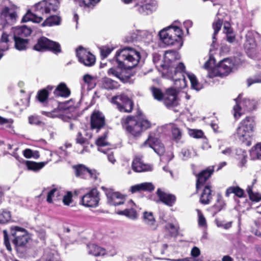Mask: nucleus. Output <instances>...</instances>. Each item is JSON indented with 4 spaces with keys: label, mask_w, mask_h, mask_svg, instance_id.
I'll list each match as a JSON object with an SVG mask.
<instances>
[{
    "label": "nucleus",
    "mask_w": 261,
    "mask_h": 261,
    "mask_svg": "<svg viewBox=\"0 0 261 261\" xmlns=\"http://www.w3.org/2000/svg\"><path fill=\"white\" fill-rule=\"evenodd\" d=\"M76 56L79 61L85 66H91L95 63L94 56L81 46L76 49Z\"/></svg>",
    "instance_id": "nucleus-16"
},
{
    "label": "nucleus",
    "mask_w": 261,
    "mask_h": 261,
    "mask_svg": "<svg viewBox=\"0 0 261 261\" xmlns=\"http://www.w3.org/2000/svg\"><path fill=\"white\" fill-rule=\"evenodd\" d=\"M15 41V47L19 50L25 49L28 43L27 39L22 38H11Z\"/></svg>",
    "instance_id": "nucleus-40"
},
{
    "label": "nucleus",
    "mask_w": 261,
    "mask_h": 261,
    "mask_svg": "<svg viewBox=\"0 0 261 261\" xmlns=\"http://www.w3.org/2000/svg\"><path fill=\"white\" fill-rule=\"evenodd\" d=\"M165 229L171 236H176L178 233V226L172 223H167L165 225Z\"/></svg>",
    "instance_id": "nucleus-49"
},
{
    "label": "nucleus",
    "mask_w": 261,
    "mask_h": 261,
    "mask_svg": "<svg viewBox=\"0 0 261 261\" xmlns=\"http://www.w3.org/2000/svg\"><path fill=\"white\" fill-rule=\"evenodd\" d=\"M54 94L56 96L64 97H68L70 94L69 89L64 83H60L54 91Z\"/></svg>",
    "instance_id": "nucleus-31"
},
{
    "label": "nucleus",
    "mask_w": 261,
    "mask_h": 261,
    "mask_svg": "<svg viewBox=\"0 0 261 261\" xmlns=\"http://www.w3.org/2000/svg\"><path fill=\"white\" fill-rule=\"evenodd\" d=\"M132 167L136 172H144L151 171L152 167L151 165L145 164L143 162L141 157H136L132 163Z\"/></svg>",
    "instance_id": "nucleus-21"
},
{
    "label": "nucleus",
    "mask_w": 261,
    "mask_h": 261,
    "mask_svg": "<svg viewBox=\"0 0 261 261\" xmlns=\"http://www.w3.org/2000/svg\"><path fill=\"white\" fill-rule=\"evenodd\" d=\"M247 192L252 201L258 202L261 200V194L253 192L251 187L249 186L247 188Z\"/></svg>",
    "instance_id": "nucleus-47"
},
{
    "label": "nucleus",
    "mask_w": 261,
    "mask_h": 261,
    "mask_svg": "<svg viewBox=\"0 0 261 261\" xmlns=\"http://www.w3.org/2000/svg\"><path fill=\"white\" fill-rule=\"evenodd\" d=\"M119 85L118 83L111 79L106 77L102 81V87L106 89L113 90L117 89Z\"/></svg>",
    "instance_id": "nucleus-34"
},
{
    "label": "nucleus",
    "mask_w": 261,
    "mask_h": 261,
    "mask_svg": "<svg viewBox=\"0 0 261 261\" xmlns=\"http://www.w3.org/2000/svg\"><path fill=\"white\" fill-rule=\"evenodd\" d=\"M74 169L76 176H81L83 178L88 177L95 178L96 177L94 170H90L82 165L75 166Z\"/></svg>",
    "instance_id": "nucleus-22"
},
{
    "label": "nucleus",
    "mask_w": 261,
    "mask_h": 261,
    "mask_svg": "<svg viewBox=\"0 0 261 261\" xmlns=\"http://www.w3.org/2000/svg\"><path fill=\"white\" fill-rule=\"evenodd\" d=\"M60 22L61 18L60 17L56 15H53L46 18L41 24V26L51 27L55 25H59L60 24Z\"/></svg>",
    "instance_id": "nucleus-37"
},
{
    "label": "nucleus",
    "mask_w": 261,
    "mask_h": 261,
    "mask_svg": "<svg viewBox=\"0 0 261 261\" xmlns=\"http://www.w3.org/2000/svg\"><path fill=\"white\" fill-rule=\"evenodd\" d=\"M154 189V186L151 182H145L132 186L129 190L132 193H135L140 192H151Z\"/></svg>",
    "instance_id": "nucleus-24"
},
{
    "label": "nucleus",
    "mask_w": 261,
    "mask_h": 261,
    "mask_svg": "<svg viewBox=\"0 0 261 261\" xmlns=\"http://www.w3.org/2000/svg\"><path fill=\"white\" fill-rule=\"evenodd\" d=\"M107 135L105 134L103 136L98 138L96 141V144L98 146H104L108 145L106 141Z\"/></svg>",
    "instance_id": "nucleus-55"
},
{
    "label": "nucleus",
    "mask_w": 261,
    "mask_h": 261,
    "mask_svg": "<svg viewBox=\"0 0 261 261\" xmlns=\"http://www.w3.org/2000/svg\"><path fill=\"white\" fill-rule=\"evenodd\" d=\"M20 10L18 5L9 0L8 4L2 8L1 11V18L4 22L0 24V30L4 29L7 24H12L16 22Z\"/></svg>",
    "instance_id": "nucleus-7"
},
{
    "label": "nucleus",
    "mask_w": 261,
    "mask_h": 261,
    "mask_svg": "<svg viewBox=\"0 0 261 261\" xmlns=\"http://www.w3.org/2000/svg\"><path fill=\"white\" fill-rule=\"evenodd\" d=\"M135 205V203L132 200H129L127 202V206H130V208H126L123 211H119L117 214L120 215H124L127 218L132 219L136 220L138 218V214L136 210L133 208V206Z\"/></svg>",
    "instance_id": "nucleus-27"
},
{
    "label": "nucleus",
    "mask_w": 261,
    "mask_h": 261,
    "mask_svg": "<svg viewBox=\"0 0 261 261\" xmlns=\"http://www.w3.org/2000/svg\"><path fill=\"white\" fill-rule=\"evenodd\" d=\"M184 160H187L192 156L191 151L189 149H183L181 151Z\"/></svg>",
    "instance_id": "nucleus-62"
},
{
    "label": "nucleus",
    "mask_w": 261,
    "mask_h": 261,
    "mask_svg": "<svg viewBox=\"0 0 261 261\" xmlns=\"http://www.w3.org/2000/svg\"><path fill=\"white\" fill-rule=\"evenodd\" d=\"M231 193H234L239 197H242L244 195V191L238 187H231L227 189L225 194L226 196L228 197Z\"/></svg>",
    "instance_id": "nucleus-44"
},
{
    "label": "nucleus",
    "mask_w": 261,
    "mask_h": 261,
    "mask_svg": "<svg viewBox=\"0 0 261 261\" xmlns=\"http://www.w3.org/2000/svg\"><path fill=\"white\" fill-rule=\"evenodd\" d=\"M254 126L253 118L247 117L241 122L234 135L242 144L249 146L251 144L253 140Z\"/></svg>",
    "instance_id": "nucleus-3"
},
{
    "label": "nucleus",
    "mask_w": 261,
    "mask_h": 261,
    "mask_svg": "<svg viewBox=\"0 0 261 261\" xmlns=\"http://www.w3.org/2000/svg\"><path fill=\"white\" fill-rule=\"evenodd\" d=\"M110 101L112 104L115 105L120 112L130 113L133 109V101L124 94L113 96Z\"/></svg>",
    "instance_id": "nucleus-10"
},
{
    "label": "nucleus",
    "mask_w": 261,
    "mask_h": 261,
    "mask_svg": "<svg viewBox=\"0 0 261 261\" xmlns=\"http://www.w3.org/2000/svg\"><path fill=\"white\" fill-rule=\"evenodd\" d=\"M142 221L149 228L155 230L157 227L156 222L153 213L145 211L142 214Z\"/></svg>",
    "instance_id": "nucleus-26"
},
{
    "label": "nucleus",
    "mask_w": 261,
    "mask_h": 261,
    "mask_svg": "<svg viewBox=\"0 0 261 261\" xmlns=\"http://www.w3.org/2000/svg\"><path fill=\"white\" fill-rule=\"evenodd\" d=\"M137 6L140 13L148 14L155 8V4L151 0H145L144 2H141L140 4L137 5Z\"/></svg>",
    "instance_id": "nucleus-25"
},
{
    "label": "nucleus",
    "mask_w": 261,
    "mask_h": 261,
    "mask_svg": "<svg viewBox=\"0 0 261 261\" xmlns=\"http://www.w3.org/2000/svg\"><path fill=\"white\" fill-rule=\"evenodd\" d=\"M247 152L242 149H237L236 150V159L239 162L238 165L240 167L244 166L247 162Z\"/></svg>",
    "instance_id": "nucleus-36"
},
{
    "label": "nucleus",
    "mask_w": 261,
    "mask_h": 261,
    "mask_svg": "<svg viewBox=\"0 0 261 261\" xmlns=\"http://www.w3.org/2000/svg\"><path fill=\"white\" fill-rule=\"evenodd\" d=\"M31 30L23 25L20 27L11 28L10 33L4 32L2 34L0 43L2 47V44L5 43L6 45H4L3 50H7L9 47V42H10V37L11 38H21V37H25L31 34Z\"/></svg>",
    "instance_id": "nucleus-9"
},
{
    "label": "nucleus",
    "mask_w": 261,
    "mask_h": 261,
    "mask_svg": "<svg viewBox=\"0 0 261 261\" xmlns=\"http://www.w3.org/2000/svg\"><path fill=\"white\" fill-rule=\"evenodd\" d=\"M211 61H207L203 67L207 70V76L212 78L214 76H224L227 75L234 67V64L232 60L226 58L221 61L218 66L213 68L210 67Z\"/></svg>",
    "instance_id": "nucleus-6"
},
{
    "label": "nucleus",
    "mask_w": 261,
    "mask_h": 261,
    "mask_svg": "<svg viewBox=\"0 0 261 261\" xmlns=\"http://www.w3.org/2000/svg\"><path fill=\"white\" fill-rule=\"evenodd\" d=\"M58 0H43L35 4L32 8L33 11L42 14L55 12L58 7Z\"/></svg>",
    "instance_id": "nucleus-11"
},
{
    "label": "nucleus",
    "mask_w": 261,
    "mask_h": 261,
    "mask_svg": "<svg viewBox=\"0 0 261 261\" xmlns=\"http://www.w3.org/2000/svg\"><path fill=\"white\" fill-rule=\"evenodd\" d=\"M198 216V225L200 227H205L206 225V219L202 212L198 209L196 210Z\"/></svg>",
    "instance_id": "nucleus-50"
},
{
    "label": "nucleus",
    "mask_w": 261,
    "mask_h": 261,
    "mask_svg": "<svg viewBox=\"0 0 261 261\" xmlns=\"http://www.w3.org/2000/svg\"><path fill=\"white\" fill-rule=\"evenodd\" d=\"M113 50V48L107 46H103L100 48L101 55L103 58L107 57V56Z\"/></svg>",
    "instance_id": "nucleus-56"
},
{
    "label": "nucleus",
    "mask_w": 261,
    "mask_h": 261,
    "mask_svg": "<svg viewBox=\"0 0 261 261\" xmlns=\"http://www.w3.org/2000/svg\"><path fill=\"white\" fill-rule=\"evenodd\" d=\"M142 146H148L159 155H162L165 151L164 145L152 134L149 135L148 139L144 142Z\"/></svg>",
    "instance_id": "nucleus-17"
},
{
    "label": "nucleus",
    "mask_w": 261,
    "mask_h": 261,
    "mask_svg": "<svg viewBox=\"0 0 261 261\" xmlns=\"http://www.w3.org/2000/svg\"><path fill=\"white\" fill-rule=\"evenodd\" d=\"M48 93L46 89L40 91L38 94V98L40 102H44L48 97Z\"/></svg>",
    "instance_id": "nucleus-54"
},
{
    "label": "nucleus",
    "mask_w": 261,
    "mask_h": 261,
    "mask_svg": "<svg viewBox=\"0 0 261 261\" xmlns=\"http://www.w3.org/2000/svg\"><path fill=\"white\" fill-rule=\"evenodd\" d=\"M151 91L154 98L158 100H161L164 98V95L161 91L156 88H152Z\"/></svg>",
    "instance_id": "nucleus-51"
},
{
    "label": "nucleus",
    "mask_w": 261,
    "mask_h": 261,
    "mask_svg": "<svg viewBox=\"0 0 261 261\" xmlns=\"http://www.w3.org/2000/svg\"><path fill=\"white\" fill-rule=\"evenodd\" d=\"M121 123L126 131L134 137L140 136L151 126L150 122L141 116H128L122 118Z\"/></svg>",
    "instance_id": "nucleus-2"
},
{
    "label": "nucleus",
    "mask_w": 261,
    "mask_h": 261,
    "mask_svg": "<svg viewBox=\"0 0 261 261\" xmlns=\"http://www.w3.org/2000/svg\"><path fill=\"white\" fill-rule=\"evenodd\" d=\"M105 123V117L99 111H94L91 116L92 129L98 130L104 126Z\"/></svg>",
    "instance_id": "nucleus-20"
},
{
    "label": "nucleus",
    "mask_w": 261,
    "mask_h": 261,
    "mask_svg": "<svg viewBox=\"0 0 261 261\" xmlns=\"http://www.w3.org/2000/svg\"><path fill=\"white\" fill-rule=\"evenodd\" d=\"M255 33L252 31H248L245 36L244 47L249 56H252V53L255 51L256 46L254 39Z\"/></svg>",
    "instance_id": "nucleus-18"
},
{
    "label": "nucleus",
    "mask_w": 261,
    "mask_h": 261,
    "mask_svg": "<svg viewBox=\"0 0 261 261\" xmlns=\"http://www.w3.org/2000/svg\"><path fill=\"white\" fill-rule=\"evenodd\" d=\"M223 23V20L219 18H217L215 21L213 23V28L214 30V32L213 34V40L216 39V35L218 33V32L220 30L222 24ZM214 41H213V42Z\"/></svg>",
    "instance_id": "nucleus-46"
},
{
    "label": "nucleus",
    "mask_w": 261,
    "mask_h": 261,
    "mask_svg": "<svg viewBox=\"0 0 261 261\" xmlns=\"http://www.w3.org/2000/svg\"><path fill=\"white\" fill-rule=\"evenodd\" d=\"M25 165L28 169L37 171L42 168L45 164L44 163H36L35 162L27 161H25Z\"/></svg>",
    "instance_id": "nucleus-42"
},
{
    "label": "nucleus",
    "mask_w": 261,
    "mask_h": 261,
    "mask_svg": "<svg viewBox=\"0 0 261 261\" xmlns=\"http://www.w3.org/2000/svg\"><path fill=\"white\" fill-rule=\"evenodd\" d=\"M183 32L179 27L169 26L160 31L159 36L161 40L167 45L178 44V47L182 45Z\"/></svg>",
    "instance_id": "nucleus-5"
},
{
    "label": "nucleus",
    "mask_w": 261,
    "mask_h": 261,
    "mask_svg": "<svg viewBox=\"0 0 261 261\" xmlns=\"http://www.w3.org/2000/svg\"><path fill=\"white\" fill-rule=\"evenodd\" d=\"M210 186L206 185L200 198V202L202 204H207L210 203L212 198Z\"/></svg>",
    "instance_id": "nucleus-30"
},
{
    "label": "nucleus",
    "mask_w": 261,
    "mask_h": 261,
    "mask_svg": "<svg viewBox=\"0 0 261 261\" xmlns=\"http://www.w3.org/2000/svg\"><path fill=\"white\" fill-rule=\"evenodd\" d=\"M156 194L160 200L164 204L169 206H172L174 204L176 200L174 195L165 193L160 189H158Z\"/></svg>",
    "instance_id": "nucleus-23"
},
{
    "label": "nucleus",
    "mask_w": 261,
    "mask_h": 261,
    "mask_svg": "<svg viewBox=\"0 0 261 261\" xmlns=\"http://www.w3.org/2000/svg\"><path fill=\"white\" fill-rule=\"evenodd\" d=\"M224 205V202L222 200V197L218 195L217 200V203L213 206V208L216 210V212H219Z\"/></svg>",
    "instance_id": "nucleus-52"
},
{
    "label": "nucleus",
    "mask_w": 261,
    "mask_h": 261,
    "mask_svg": "<svg viewBox=\"0 0 261 261\" xmlns=\"http://www.w3.org/2000/svg\"><path fill=\"white\" fill-rule=\"evenodd\" d=\"M140 58V53L130 47L118 50L114 57L118 66L110 68L108 70V75L115 76L123 81L129 79L131 75L126 73V69L135 67Z\"/></svg>",
    "instance_id": "nucleus-1"
},
{
    "label": "nucleus",
    "mask_w": 261,
    "mask_h": 261,
    "mask_svg": "<svg viewBox=\"0 0 261 261\" xmlns=\"http://www.w3.org/2000/svg\"><path fill=\"white\" fill-rule=\"evenodd\" d=\"M88 253L95 256L104 255L106 254L105 249L95 245L90 244L87 245Z\"/></svg>",
    "instance_id": "nucleus-32"
},
{
    "label": "nucleus",
    "mask_w": 261,
    "mask_h": 261,
    "mask_svg": "<svg viewBox=\"0 0 261 261\" xmlns=\"http://www.w3.org/2000/svg\"><path fill=\"white\" fill-rule=\"evenodd\" d=\"M34 49L37 51H43L49 50L54 52H60V46L59 43L51 41L46 37L38 39L37 43L34 46Z\"/></svg>",
    "instance_id": "nucleus-12"
},
{
    "label": "nucleus",
    "mask_w": 261,
    "mask_h": 261,
    "mask_svg": "<svg viewBox=\"0 0 261 261\" xmlns=\"http://www.w3.org/2000/svg\"><path fill=\"white\" fill-rule=\"evenodd\" d=\"M43 20V18L41 16H38L36 14L32 13L30 11L28 12L22 18V22H27L28 21H32L33 22L39 23Z\"/></svg>",
    "instance_id": "nucleus-35"
},
{
    "label": "nucleus",
    "mask_w": 261,
    "mask_h": 261,
    "mask_svg": "<svg viewBox=\"0 0 261 261\" xmlns=\"http://www.w3.org/2000/svg\"><path fill=\"white\" fill-rule=\"evenodd\" d=\"M250 155L252 160H261V143H257L251 148Z\"/></svg>",
    "instance_id": "nucleus-38"
},
{
    "label": "nucleus",
    "mask_w": 261,
    "mask_h": 261,
    "mask_svg": "<svg viewBox=\"0 0 261 261\" xmlns=\"http://www.w3.org/2000/svg\"><path fill=\"white\" fill-rule=\"evenodd\" d=\"M203 133L201 130H193L191 135L195 138H200L202 137Z\"/></svg>",
    "instance_id": "nucleus-61"
},
{
    "label": "nucleus",
    "mask_w": 261,
    "mask_h": 261,
    "mask_svg": "<svg viewBox=\"0 0 261 261\" xmlns=\"http://www.w3.org/2000/svg\"><path fill=\"white\" fill-rule=\"evenodd\" d=\"M261 83V77L259 78H250L247 80L248 86H250L252 84Z\"/></svg>",
    "instance_id": "nucleus-64"
},
{
    "label": "nucleus",
    "mask_w": 261,
    "mask_h": 261,
    "mask_svg": "<svg viewBox=\"0 0 261 261\" xmlns=\"http://www.w3.org/2000/svg\"><path fill=\"white\" fill-rule=\"evenodd\" d=\"M100 0H75V3L80 7L89 8L94 6Z\"/></svg>",
    "instance_id": "nucleus-45"
},
{
    "label": "nucleus",
    "mask_w": 261,
    "mask_h": 261,
    "mask_svg": "<svg viewBox=\"0 0 261 261\" xmlns=\"http://www.w3.org/2000/svg\"><path fill=\"white\" fill-rule=\"evenodd\" d=\"M10 234L14 237L12 243L18 253L23 254L27 248V245L30 240V236L28 231L23 228L12 226L10 227Z\"/></svg>",
    "instance_id": "nucleus-4"
},
{
    "label": "nucleus",
    "mask_w": 261,
    "mask_h": 261,
    "mask_svg": "<svg viewBox=\"0 0 261 261\" xmlns=\"http://www.w3.org/2000/svg\"><path fill=\"white\" fill-rule=\"evenodd\" d=\"M86 140L87 139L83 137L82 134L81 132L77 133L76 138V141L77 143L83 144L86 142Z\"/></svg>",
    "instance_id": "nucleus-60"
},
{
    "label": "nucleus",
    "mask_w": 261,
    "mask_h": 261,
    "mask_svg": "<svg viewBox=\"0 0 261 261\" xmlns=\"http://www.w3.org/2000/svg\"><path fill=\"white\" fill-rule=\"evenodd\" d=\"M29 123L32 124L39 125L41 122L37 116H31L29 118Z\"/></svg>",
    "instance_id": "nucleus-58"
},
{
    "label": "nucleus",
    "mask_w": 261,
    "mask_h": 261,
    "mask_svg": "<svg viewBox=\"0 0 261 261\" xmlns=\"http://www.w3.org/2000/svg\"><path fill=\"white\" fill-rule=\"evenodd\" d=\"M185 69V66L182 63H180L174 69V73L172 78L174 82L176 88L177 89H182L187 86V82L185 76L183 74Z\"/></svg>",
    "instance_id": "nucleus-14"
},
{
    "label": "nucleus",
    "mask_w": 261,
    "mask_h": 261,
    "mask_svg": "<svg viewBox=\"0 0 261 261\" xmlns=\"http://www.w3.org/2000/svg\"><path fill=\"white\" fill-rule=\"evenodd\" d=\"M101 189L105 192L110 204L117 206L125 203V197L124 195L105 187H101Z\"/></svg>",
    "instance_id": "nucleus-15"
},
{
    "label": "nucleus",
    "mask_w": 261,
    "mask_h": 261,
    "mask_svg": "<svg viewBox=\"0 0 261 261\" xmlns=\"http://www.w3.org/2000/svg\"><path fill=\"white\" fill-rule=\"evenodd\" d=\"M72 195L71 192H68L66 194H63L62 198L64 205H69L72 201Z\"/></svg>",
    "instance_id": "nucleus-53"
},
{
    "label": "nucleus",
    "mask_w": 261,
    "mask_h": 261,
    "mask_svg": "<svg viewBox=\"0 0 261 261\" xmlns=\"http://www.w3.org/2000/svg\"><path fill=\"white\" fill-rule=\"evenodd\" d=\"M99 200V193L96 189L93 188L82 197V203L86 207H96Z\"/></svg>",
    "instance_id": "nucleus-13"
},
{
    "label": "nucleus",
    "mask_w": 261,
    "mask_h": 261,
    "mask_svg": "<svg viewBox=\"0 0 261 261\" xmlns=\"http://www.w3.org/2000/svg\"><path fill=\"white\" fill-rule=\"evenodd\" d=\"M236 105L233 107V116L236 119H238L245 111H250L255 110L258 105V102L254 99L244 98L242 100V95L240 94L235 99Z\"/></svg>",
    "instance_id": "nucleus-8"
},
{
    "label": "nucleus",
    "mask_w": 261,
    "mask_h": 261,
    "mask_svg": "<svg viewBox=\"0 0 261 261\" xmlns=\"http://www.w3.org/2000/svg\"><path fill=\"white\" fill-rule=\"evenodd\" d=\"M167 129L171 132L172 138L175 140H179L181 137V132L177 126L174 123L166 125Z\"/></svg>",
    "instance_id": "nucleus-33"
},
{
    "label": "nucleus",
    "mask_w": 261,
    "mask_h": 261,
    "mask_svg": "<svg viewBox=\"0 0 261 261\" xmlns=\"http://www.w3.org/2000/svg\"><path fill=\"white\" fill-rule=\"evenodd\" d=\"M4 233V244L9 251L12 250V248L10 243V242L8 240V233L6 230H4L3 231Z\"/></svg>",
    "instance_id": "nucleus-57"
},
{
    "label": "nucleus",
    "mask_w": 261,
    "mask_h": 261,
    "mask_svg": "<svg viewBox=\"0 0 261 261\" xmlns=\"http://www.w3.org/2000/svg\"><path fill=\"white\" fill-rule=\"evenodd\" d=\"M180 58L177 52L173 50H168L165 51L164 59L167 61L172 62L178 60Z\"/></svg>",
    "instance_id": "nucleus-41"
},
{
    "label": "nucleus",
    "mask_w": 261,
    "mask_h": 261,
    "mask_svg": "<svg viewBox=\"0 0 261 261\" xmlns=\"http://www.w3.org/2000/svg\"><path fill=\"white\" fill-rule=\"evenodd\" d=\"M172 248L171 245H168L167 244H164L162 245L161 252L162 254H167L170 252L169 249Z\"/></svg>",
    "instance_id": "nucleus-59"
},
{
    "label": "nucleus",
    "mask_w": 261,
    "mask_h": 261,
    "mask_svg": "<svg viewBox=\"0 0 261 261\" xmlns=\"http://www.w3.org/2000/svg\"><path fill=\"white\" fill-rule=\"evenodd\" d=\"M137 35L139 38L149 43L152 40L153 32L147 30H141L138 31Z\"/></svg>",
    "instance_id": "nucleus-39"
},
{
    "label": "nucleus",
    "mask_w": 261,
    "mask_h": 261,
    "mask_svg": "<svg viewBox=\"0 0 261 261\" xmlns=\"http://www.w3.org/2000/svg\"><path fill=\"white\" fill-rule=\"evenodd\" d=\"M200 254V249L197 247H194L191 251V255L194 257L198 256Z\"/></svg>",
    "instance_id": "nucleus-63"
},
{
    "label": "nucleus",
    "mask_w": 261,
    "mask_h": 261,
    "mask_svg": "<svg viewBox=\"0 0 261 261\" xmlns=\"http://www.w3.org/2000/svg\"><path fill=\"white\" fill-rule=\"evenodd\" d=\"M186 74L191 82L192 88L197 91L199 90L201 88V86L198 83L195 75L191 73H187Z\"/></svg>",
    "instance_id": "nucleus-43"
},
{
    "label": "nucleus",
    "mask_w": 261,
    "mask_h": 261,
    "mask_svg": "<svg viewBox=\"0 0 261 261\" xmlns=\"http://www.w3.org/2000/svg\"><path fill=\"white\" fill-rule=\"evenodd\" d=\"M177 91L174 88H169L166 90L164 95L163 100L165 105L168 107H173L177 105Z\"/></svg>",
    "instance_id": "nucleus-19"
},
{
    "label": "nucleus",
    "mask_w": 261,
    "mask_h": 261,
    "mask_svg": "<svg viewBox=\"0 0 261 261\" xmlns=\"http://www.w3.org/2000/svg\"><path fill=\"white\" fill-rule=\"evenodd\" d=\"M10 212L7 211H0V223L5 224L9 221L11 219Z\"/></svg>",
    "instance_id": "nucleus-48"
},
{
    "label": "nucleus",
    "mask_w": 261,
    "mask_h": 261,
    "mask_svg": "<svg viewBox=\"0 0 261 261\" xmlns=\"http://www.w3.org/2000/svg\"><path fill=\"white\" fill-rule=\"evenodd\" d=\"M64 193L61 188H54L48 193L46 201L48 203H53L60 200Z\"/></svg>",
    "instance_id": "nucleus-28"
},
{
    "label": "nucleus",
    "mask_w": 261,
    "mask_h": 261,
    "mask_svg": "<svg viewBox=\"0 0 261 261\" xmlns=\"http://www.w3.org/2000/svg\"><path fill=\"white\" fill-rule=\"evenodd\" d=\"M214 170L213 168H208L202 171L197 176L196 188L199 189L203 185L206 180L211 176Z\"/></svg>",
    "instance_id": "nucleus-29"
}]
</instances>
